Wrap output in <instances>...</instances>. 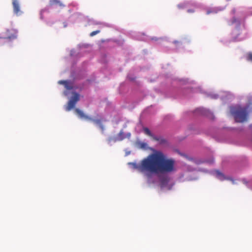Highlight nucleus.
Returning a JSON list of instances; mask_svg holds the SVG:
<instances>
[{
	"label": "nucleus",
	"instance_id": "obj_1",
	"mask_svg": "<svg viewBox=\"0 0 252 252\" xmlns=\"http://www.w3.org/2000/svg\"><path fill=\"white\" fill-rule=\"evenodd\" d=\"M140 172L147 171L154 174H163L174 171L175 161L160 151H155L143 159L140 164L131 163Z\"/></svg>",
	"mask_w": 252,
	"mask_h": 252
},
{
	"label": "nucleus",
	"instance_id": "obj_7",
	"mask_svg": "<svg viewBox=\"0 0 252 252\" xmlns=\"http://www.w3.org/2000/svg\"><path fill=\"white\" fill-rule=\"evenodd\" d=\"M143 131L145 134L150 136L154 140L158 141L160 143L163 144L166 142V140L160 137H157L153 135L150 129L147 127H144Z\"/></svg>",
	"mask_w": 252,
	"mask_h": 252
},
{
	"label": "nucleus",
	"instance_id": "obj_16",
	"mask_svg": "<svg viewBox=\"0 0 252 252\" xmlns=\"http://www.w3.org/2000/svg\"><path fill=\"white\" fill-rule=\"evenodd\" d=\"M67 81H64V80H60L58 82V83L60 84H62L64 86V85H66Z\"/></svg>",
	"mask_w": 252,
	"mask_h": 252
},
{
	"label": "nucleus",
	"instance_id": "obj_4",
	"mask_svg": "<svg viewBox=\"0 0 252 252\" xmlns=\"http://www.w3.org/2000/svg\"><path fill=\"white\" fill-rule=\"evenodd\" d=\"M79 94L76 93H73V96L68 101L67 106L65 107V110L69 111L74 108L76 103L79 100Z\"/></svg>",
	"mask_w": 252,
	"mask_h": 252
},
{
	"label": "nucleus",
	"instance_id": "obj_11",
	"mask_svg": "<svg viewBox=\"0 0 252 252\" xmlns=\"http://www.w3.org/2000/svg\"><path fill=\"white\" fill-rule=\"evenodd\" d=\"M237 24L238 25H239L240 24V21L238 19H237L236 17H234L232 18L231 20H230L229 22H228V24L229 25H232L234 24Z\"/></svg>",
	"mask_w": 252,
	"mask_h": 252
},
{
	"label": "nucleus",
	"instance_id": "obj_8",
	"mask_svg": "<svg viewBox=\"0 0 252 252\" xmlns=\"http://www.w3.org/2000/svg\"><path fill=\"white\" fill-rule=\"evenodd\" d=\"M13 12L17 16H20L22 14L23 12L20 9V3L18 0H12Z\"/></svg>",
	"mask_w": 252,
	"mask_h": 252
},
{
	"label": "nucleus",
	"instance_id": "obj_17",
	"mask_svg": "<svg viewBox=\"0 0 252 252\" xmlns=\"http://www.w3.org/2000/svg\"><path fill=\"white\" fill-rule=\"evenodd\" d=\"M188 12L191 13V12H193L194 11L192 9H189L188 10Z\"/></svg>",
	"mask_w": 252,
	"mask_h": 252
},
{
	"label": "nucleus",
	"instance_id": "obj_13",
	"mask_svg": "<svg viewBox=\"0 0 252 252\" xmlns=\"http://www.w3.org/2000/svg\"><path fill=\"white\" fill-rule=\"evenodd\" d=\"M64 87L67 90H72L73 89L72 85L68 81H67L66 85H64Z\"/></svg>",
	"mask_w": 252,
	"mask_h": 252
},
{
	"label": "nucleus",
	"instance_id": "obj_6",
	"mask_svg": "<svg viewBox=\"0 0 252 252\" xmlns=\"http://www.w3.org/2000/svg\"><path fill=\"white\" fill-rule=\"evenodd\" d=\"M131 136L130 133H127L126 135H125L124 132L123 130H121L118 135L115 137H110L108 139L109 142L113 141L116 142L117 141H121L125 139L126 138H129Z\"/></svg>",
	"mask_w": 252,
	"mask_h": 252
},
{
	"label": "nucleus",
	"instance_id": "obj_3",
	"mask_svg": "<svg viewBox=\"0 0 252 252\" xmlns=\"http://www.w3.org/2000/svg\"><path fill=\"white\" fill-rule=\"evenodd\" d=\"M75 111L76 113L78 115V116L80 118H82V119L84 118L86 120H88L93 122L94 123H95L99 126V127L101 129L102 132L104 131V126L102 125V124L101 123V120L100 119H93L91 118V117L85 115L84 114L83 112L81 110H80V109H79L78 108H76L75 109Z\"/></svg>",
	"mask_w": 252,
	"mask_h": 252
},
{
	"label": "nucleus",
	"instance_id": "obj_14",
	"mask_svg": "<svg viewBox=\"0 0 252 252\" xmlns=\"http://www.w3.org/2000/svg\"><path fill=\"white\" fill-rule=\"evenodd\" d=\"M246 59L248 61L252 62V53H248L246 56Z\"/></svg>",
	"mask_w": 252,
	"mask_h": 252
},
{
	"label": "nucleus",
	"instance_id": "obj_12",
	"mask_svg": "<svg viewBox=\"0 0 252 252\" xmlns=\"http://www.w3.org/2000/svg\"><path fill=\"white\" fill-rule=\"evenodd\" d=\"M216 173L217 177L218 179H219L220 180H223L225 179L224 176L222 173H221L219 171H217Z\"/></svg>",
	"mask_w": 252,
	"mask_h": 252
},
{
	"label": "nucleus",
	"instance_id": "obj_15",
	"mask_svg": "<svg viewBox=\"0 0 252 252\" xmlns=\"http://www.w3.org/2000/svg\"><path fill=\"white\" fill-rule=\"evenodd\" d=\"M99 32H100V31L99 30H97V31H93V32H92L90 33V35L91 36H93L96 35V34H97V33H98Z\"/></svg>",
	"mask_w": 252,
	"mask_h": 252
},
{
	"label": "nucleus",
	"instance_id": "obj_10",
	"mask_svg": "<svg viewBox=\"0 0 252 252\" xmlns=\"http://www.w3.org/2000/svg\"><path fill=\"white\" fill-rule=\"evenodd\" d=\"M196 111L200 112L201 114L206 116H208V114H211L210 112L204 108H198Z\"/></svg>",
	"mask_w": 252,
	"mask_h": 252
},
{
	"label": "nucleus",
	"instance_id": "obj_2",
	"mask_svg": "<svg viewBox=\"0 0 252 252\" xmlns=\"http://www.w3.org/2000/svg\"><path fill=\"white\" fill-rule=\"evenodd\" d=\"M247 107L236 106L231 108L230 111L235 121L237 123H243L247 121L249 116Z\"/></svg>",
	"mask_w": 252,
	"mask_h": 252
},
{
	"label": "nucleus",
	"instance_id": "obj_5",
	"mask_svg": "<svg viewBox=\"0 0 252 252\" xmlns=\"http://www.w3.org/2000/svg\"><path fill=\"white\" fill-rule=\"evenodd\" d=\"M17 31L13 29H7L5 32V37H0V42H2L3 40L8 39H13L17 37Z\"/></svg>",
	"mask_w": 252,
	"mask_h": 252
},
{
	"label": "nucleus",
	"instance_id": "obj_9",
	"mask_svg": "<svg viewBox=\"0 0 252 252\" xmlns=\"http://www.w3.org/2000/svg\"><path fill=\"white\" fill-rule=\"evenodd\" d=\"M49 4L50 5H59L60 6H64L63 4L59 0H50Z\"/></svg>",
	"mask_w": 252,
	"mask_h": 252
}]
</instances>
